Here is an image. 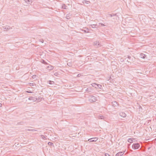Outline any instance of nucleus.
I'll return each instance as SVG.
<instances>
[{"label":"nucleus","mask_w":156,"mask_h":156,"mask_svg":"<svg viewBox=\"0 0 156 156\" xmlns=\"http://www.w3.org/2000/svg\"><path fill=\"white\" fill-rule=\"evenodd\" d=\"M96 99L95 97L93 95H90L88 98V100L91 102H94L96 101Z\"/></svg>","instance_id":"f257e3e1"},{"label":"nucleus","mask_w":156,"mask_h":156,"mask_svg":"<svg viewBox=\"0 0 156 156\" xmlns=\"http://www.w3.org/2000/svg\"><path fill=\"white\" fill-rule=\"evenodd\" d=\"M140 147V144L137 143H135L133 144L132 145V148L134 150L137 149Z\"/></svg>","instance_id":"f03ea898"},{"label":"nucleus","mask_w":156,"mask_h":156,"mask_svg":"<svg viewBox=\"0 0 156 156\" xmlns=\"http://www.w3.org/2000/svg\"><path fill=\"white\" fill-rule=\"evenodd\" d=\"M92 85L93 87H95V88L101 89L102 88L101 85L96 83H93L92 84Z\"/></svg>","instance_id":"7ed1b4c3"},{"label":"nucleus","mask_w":156,"mask_h":156,"mask_svg":"<svg viewBox=\"0 0 156 156\" xmlns=\"http://www.w3.org/2000/svg\"><path fill=\"white\" fill-rule=\"evenodd\" d=\"M98 139L97 137H95L89 139L88 140V141L90 142H94L97 141Z\"/></svg>","instance_id":"20e7f679"},{"label":"nucleus","mask_w":156,"mask_h":156,"mask_svg":"<svg viewBox=\"0 0 156 156\" xmlns=\"http://www.w3.org/2000/svg\"><path fill=\"white\" fill-rule=\"evenodd\" d=\"M111 103L112 105L114 107H116L118 105L117 102L116 101H112Z\"/></svg>","instance_id":"39448f33"},{"label":"nucleus","mask_w":156,"mask_h":156,"mask_svg":"<svg viewBox=\"0 0 156 156\" xmlns=\"http://www.w3.org/2000/svg\"><path fill=\"white\" fill-rule=\"evenodd\" d=\"M140 56L141 58L144 59L147 58V55L143 53H141L140 54Z\"/></svg>","instance_id":"423d86ee"},{"label":"nucleus","mask_w":156,"mask_h":156,"mask_svg":"<svg viewBox=\"0 0 156 156\" xmlns=\"http://www.w3.org/2000/svg\"><path fill=\"white\" fill-rule=\"evenodd\" d=\"M119 115L122 117H125L126 116V114L123 112H121L119 113Z\"/></svg>","instance_id":"0eeeda50"},{"label":"nucleus","mask_w":156,"mask_h":156,"mask_svg":"<svg viewBox=\"0 0 156 156\" xmlns=\"http://www.w3.org/2000/svg\"><path fill=\"white\" fill-rule=\"evenodd\" d=\"M124 153V152H119L116 154L115 156H122L123 154Z\"/></svg>","instance_id":"6e6552de"},{"label":"nucleus","mask_w":156,"mask_h":156,"mask_svg":"<svg viewBox=\"0 0 156 156\" xmlns=\"http://www.w3.org/2000/svg\"><path fill=\"white\" fill-rule=\"evenodd\" d=\"M85 28L86 29V30H82V31L85 33H87L89 32L88 31L89 30V29H88L87 28L85 27Z\"/></svg>","instance_id":"1a4fd4ad"},{"label":"nucleus","mask_w":156,"mask_h":156,"mask_svg":"<svg viewBox=\"0 0 156 156\" xmlns=\"http://www.w3.org/2000/svg\"><path fill=\"white\" fill-rule=\"evenodd\" d=\"M24 1L27 4H31L32 3L31 0H24Z\"/></svg>","instance_id":"9d476101"},{"label":"nucleus","mask_w":156,"mask_h":156,"mask_svg":"<svg viewBox=\"0 0 156 156\" xmlns=\"http://www.w3.org/2000/svg\"><path fill=\"white\" fill-rule=\"evenodd\" d=\"M54 68L53 66L51 65H49L47 67V69L49 70H51Z\"/></svg>","instance_id":"9b49d317"},{"label":"nucleus","mask_w":156,"mask_h":156,"mask_svg":"<svg viewBox=\"0 0 156 156\" xmlns=\"http://www.w3.org/2000/svg\"><path fill=\"white\" fill-rule=\"evenodd\" d=\"M117 14H108L107 15V16H110L111 17H112L113 16H116Z\"/></svg>","instance_id":"f8f14e48"},{"label":"nucleus","mask_w":156,"mask_h":156,"mask_svg":"<svg viewBox=\"0 0 156 156\" xmlns=\"http://www.w3.org/2000/svg\"><path fill=\"white\" fill-rule=\"evenodd\" d=\"M37 76L36 75H34L32 76V78L35 80H37Z\"/></svg>","instance_id":"ddd939ff"},{"label":"nucleus","mask_w":156,"mask_h":156,"mask_svg":"<svg viewBox=\"0 0 156 156\" xmlns=\"http://www.w3.org/2000/svg\"><path fill=\"white\" fill-rule=\"evenodd\" d=\"M91 26V27L92 28H97V26L96 24H93V25H90V27Z\"/></svg>","instance_id":"4468645a"},{"label":"nucleus","mask_w":156,"mask_h":156,"mask_svg":"<svg viewBox=\"0 0 156 156\" xmlns=\"http://www.w3.org/2000/svg\"><path fill=\"white\" fill-rule=\"evenodd\" d=\"M2 28L3 29V30L4 31H7L8 30H9L8 27H2Z\"/></svg>","instance_id":"2eb2a0df"},{"label":"nucleus","mask_w":156,"mask_h":156,"mask_svg":"<svg viewBox=\"0 0 156 156\" xmlns=\"http://www.w3.org/2000/svg\"><path fill=\"white\" fill-rule=\"evenodd\" d=\"M26 131H37V130H35L34 129H25Z\"/></svg>","instance_id":"dca6fc26"},{"label":"nucleus","mask_w":156,"mask_h":156,"mask_svg":"<svg viewBox=\"0 0 156 156\" xmlns=\"http://www.w3.org/2000/svg\"><path fill=\"white\" fill-rule=\"evenodd\" d=\"M48 83L50 84H53L54 83V82L51 80H49L48 81Z\"/></svg>","instance_id":"f3484780"},{"label":"nucleus","mask_w":156,"mask_h":156,"mask_svg":"<svg viewBox=\"0 0 156 156\" xmlns=\"http://www.w3.org/2000/svg\"><path fill=\"white\" fill-rule=\"evenodd\" d=\"M35 98L34 97H30L29 98L28 100H35Z\"/></svg>","instance_id":"a211bd4d"},{"label":"nucleus","mask_w":156,"mask_h":156,"mask_svg":"<svg viewBox=\"0 0 156 156\" xmlns=\"http://www.w3.org/2000/svg\"><path fill=\"white\" fill-rule=\"evenodd\" d=\"M83 3H86V4H89L90 3V2L86 0H84L83 2Z\"/></svg>","instance_id":"6ab92c4d"},{"label":"nucleus","mask_w":156,"mask_h":156,"mask_svg":"<svg viewBox=\"0 0 156 156\" xmlns=\"http://www.w3.org/2000/svg\"><path fill=\"white\" fill-rule=\"evenodd\" d=\"M48 144L49 146H53L54 147L53 143L51 142H49L48 143Z\"/></svg>","instance_id":"aec40b11"},{"label":"nucleus","mask_w":156,"mask_h":156,"mask_svg":"<svg viewBox=\"0 0 156 156\" xmlns=\"http://www.w3.org/2000/svg\"><path fill=\"white\" fill-rule=\"evenodd\" d=\"M94 43L95 44V45H96L98 47H99V46H100L99 42H98L96 41V42Z\"/></svg>","instance_id":"412c9836"},{"label":"nucleus","mask_w":156,"mask_h":156,"mask_svg":"<svg viewBox=\"0 0 156 156\" xmlns=\"http://www.w3.org/2000/svg\"><path fill=\"white\" fill-rule=\"evenodd\" d=\"M86 90L88 92H90V91H91V89L90 87L87 88L86 89Z\"/></svg>","instance_id":"4be33fe9"},{"label":"nucleus","mask_w":156,"mask_h":156,"mask_svg":"<svg viewBox=\"0 0 156 156\" xmlns=\"http://www.w3.org/2000/svg\"><path fill=\"white\" fill-rule=\"evenodd\" d=\"M133 139L132 138H129L128 140V141L130 143L133 142Z\"/></svg>","instance_id":"5701e85b"},{"label":"nucleus","mask_w":156,"mask_h":156,"mask_svg":"<svg viewBox=\"0 0 156 156\" xmlns=\"http://www.w3.org/2000/svg\"><path fill=\"white\" fill-rule=\"evenodd\" d=\"M42 63L44 64L47 65L48 64V63L46 62L44 60H43L42 61Z\"/></svg>","instance_id":"b1692460"},{"label":"nucleus","mask_w":156,"mask_h":156,"mask_svg":"<svg viewBox=\"0 0 156 156\" xmlns=\"http://www.w3.org/2000/svg\"><path fill=\"white\" fill-rule=\"evenodd\" d=\"M66 7H67V6L65 4H63L62 5V8L63 9H66Z\"/></svg>","instance_id":"393cba45"},{"label":"nucleus","mask_w":156,"mask_h":156,"mask_svg":"<svg viewBox=\"0 0 156 156\" xmlns=\"http://www.w3.org/2000/svg\"><path fill=\"white\" fill-rule=\"evenodd\" d=\"M67 64V65L69 66H72L71 62H68Z\"/></svg>","instance_id":"a878e982"},{"label":"nucleus","mask_w":156,"mask_h":156,"mask_svg":"<svg viewBox=\"0 0 156 156\" xmlns=\"http://www.w3.org/2000/svg\"><path fill=\"white\" fill-rule=\"evenodd\" d=\"M131 57L130 56H128V58L129 59H130L131 58ZM127 58H125V60H126V61L128 62V60L127 59Z\"/></svg>","instance_id":"bb28decb"},{"label":"nucleus","mask_w":156,"mask_h":156,"mask_svg":"<svg viewBox=\"0 0 156 156\" xmlns=\"http://www.w3.org/2000/svg\"><path fill=\"white\" fill-rule=\"evenodd\" d=\"M104 117L103 116H102V115L98 117V118L99 119H104Z\"/></svg>","instance_id":"cd10ccee"},{"label":"nucleus","mask_w":156,"mask_h":156,"mask_svg":"<svg viewBox=\"0 0 156 156\" xmlns=\"http://www.w3.org/2000/svg\"><path fill=\"white\" fill-rule=\"evenodd\" d=\"M135 58H132L131 60L132 61L134 62V61H135Z\"/></svg>","instance_id":"c85d7f7f"},{"label":"nucleus","mask_w":156,"mask_h":156,"mask_svg":"<svg viewBox=\"0 0 156 156\" xmlns=\"http://www.w3.org/2000/svg\"><path fill=\"white\" fill-rule=\"evenodd\" d=\"M40 41L42 43H43L44 41L43 39H40Z\"/></svg>","instance_id":"c756f323"},{"label":"nucleus","mask_w":156,"mask_h":156,"mask_svg":"<svg viewBox=\"0 0 156 156\" xmlns=\"http://www.w3.org/2000/svg\"><path fill=\"white\" fill-rule=\"evenodd\" d=\"M104 156H110V155L108 154H105L103 155Z\"/></svg>","instance_id":"7c9ffc66"},{"label":"nucleus","mask_w":156,"mask_h":156,"mask_svg":"<svg viewBox=\"0 0 156 156\" xmlns=\"http://www.w3.org/2000/svg\"><path fill=\"white\" fill-rule=\"evenodd\" d=\"M23 122H18L17 123V124L18 125H19V124H21Z\"/></svg>","instance_id":"2f4dec72"},{"label":"nucleus","mask_w":156,"mask_h":156,"mask_svg":"<svg viewBox=\"0 0 156 156\" xmlns=\"http://www.w3.org/2000/svg\"><path fill=\"white\" fill-rule=\"evenodd\" d=\"M100 24L102 26H105V25L104 24H103V23H100Z\"/></svg>","instance_id":"473e14b6"},{"label":"nucleus","mask_w":156,"mask_h":156,"mask_svg":"<svg viewBox=\"0 0 156 156\" xmlns=\"http://www.w3.org/2000/svg\"><path fill=\"white\" fill-rule=\"evenodd\" d=\"M58 74V73H55L54 74V75L55 76H57V75Z\"/></svg>","instance_id":"72a5a7b5"},{"label":"nucleus","mask_w":156,"mask_h":156,"mask_svg":"<svg viewBox=\"0 0 156 156\" xmlns=\"http://www.w3.org/2000/svg\"><path fill=\"white\" fill-rule=\"evenodd\" d=\"M66 17H67V19H69V18H70V17L69 16H67Z\"/></svg>","instance_id":"f704fd0d"},{"label":"nucleus","mask_w":156,"mask_h":156,"mask_svg":"<svg viewBox=\"0 0 156 156\" xmlns=\"http://www.w3.org/2000/svg\"><path fill=\"white\" fill-rule=\"evenodd\" d=\"M8 27H8L9 30L12 29V27H9V26H8Z\"/></svg>","instance_id":"c9c22d12"},{"label":"nucleus","mask_w":156,"mask_h":156,"mask_svg":"<svg viewBox=\"0 0 156 156\" xmlns=\"http://www.w3.org/2000/svg\"><path fill=\"white\" fill-rule=\"evenodd\" d=\"M120 61L121 62H123V60L122 59H121Z\"/></svg>","instance_id":"e433bc0d"},{"label":"nucleus","mask_w":156,"mask_h":156,"mask_svg":"<svg viewBox=\"0 0 156 156\" xmlns=\"http://www.w3.org/2000/svg\"><path fill=\"white\" fill-rule=\"evenodd\" d=\"M80 75V74H78V75H77V76L78 77H79V75Z\"/></svg>","instance_id":"4c0bfd02"},{"label":"nucleus","mask_w":156,"mask_h":156,"mask_svg":"<svg viewBox=\"0 0 156 156\" xmlns=\"http://www.w3.org/2000/svg\"><path fill=\"white\" fill-rule=\"evenodd\" d=\"M2 105V104H1V103H0V107H1Z\"/></svg>","instance_id":"58836bf2"},{"label":"nucleus","mask_w":156,"mask_h":156,"mask_svg":"<svg viewBox=\"0 0 156 156\" xmlns=\"http://www.w3.org/2000/svg\"><path fill=\"white\" fill-rule=\"evenodd\" d=\"M27 92H28V93H31V92H29V91H27Z\"/></svg>","instance_id":"ea45409f"},{"label":"nucleus","mask_w":156,"mask_h":156,"mask_svg":"<svg viewBox=\"0 0 156 156\" xmlns=\"http://www.w3.org/2000/svg\"><path fill=\"white\" fill-rule=\"evenodd\" d=\"M30 127V128H31V127H30H30Z\"/></svg>","instance_id":"a19ab883"},{"label":"nucleus","mask_w":156,"mask_h":156,"mask_svg":"<svg viewBox=\"0 0 156 156\" xmlns=\"http://www.w3.org/2000/svg\"><path fill=\"white\" fill-rule=\"evenodd\" d=\"M33 83H32V84H31V85H33Z\"/></svg>","instance_id":"79ce46f5"},{"label":"nucleus","mask_w":156,"mask_h":156,"mask_svg":"<svg viewBox=\"0 0 156 156\" xmlns=\"http://www.w3.org/2000/svg\"><path fill=\"white\" fill-rule=\"evenodd\" d=\"M33 83H32V84H31V85H33Z\"/></svg>","instance_id":"37998d69"},{"label":"nucleus","mask_w":156,"mask_h":156,"mask_svg":"<svg viewBox=\"0 0 156 156\" xmlns=\"http://www.w3.org/2000/svg\"><path fill=\"white\" fill-rule=\"evenodd\" d=\"M102 156H104V155H102Z\"/></svg>","instance_id":"c03bdc74"}]
</instances>
